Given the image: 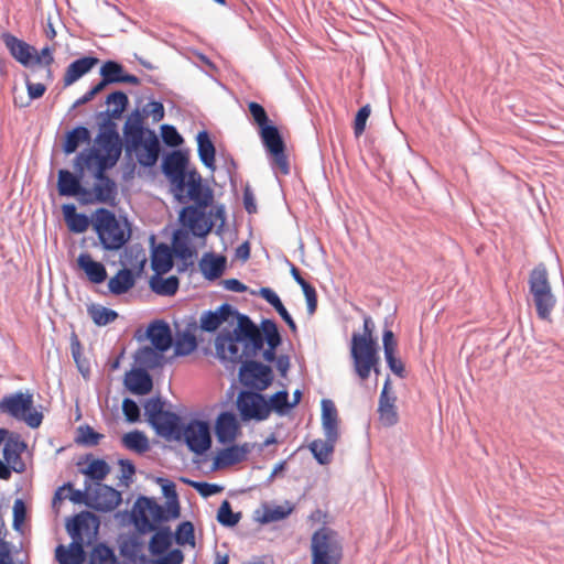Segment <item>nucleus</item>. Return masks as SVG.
<instances>
[{
    "label": "nucleus",
    "instance_id": "nucleus-1",
    "mask_svg": "<svg viewBox=\"0 0 564 564\" xmlns=\"http://www.w3.org/2000/svg\"><path fill=\"white\" fill-rule=\"evenodd\" d=\"M165 401L161 397H152L144 404L148 423L159 436L166 440H184L186 446L196 455L205 454L212 446L210 429L207 422L192 420L183 425L181 416L164 410Z\"/></svg>",
    "mask_w": 564,
    "mask_h": 564
},
{
    "label": "nucleus",
    "instance_id": "nucleus-2",
    "mask_svg": "<svg viewBox=\"0 0 564 564\" xmlns=\"http://www.w3.org/2000/svg\"><path fill=\"white\" fill-rule=\"evenodd\" d=\"M239 328L230 337L220 340L230 343L228 361H241L242 357H257L262 351L267 362H274L278 358L276 349L282 344V336L275 321L263 318L257 325L250 317H242Z\"/></svg>",
    "mask_w": 564,
    "mask_h": 564
},
{
    "label": "nucleus",
    "instance_id": "nucleus-3",
    "mask_svg": "<svg viewBox=\"0 0 564 564\" xmlns=\"http://www.w3.org/2000/svg\"><path fill=\"white\" fill-rule=\"evenodd\" d=\"M184 184L181 192L172 191L174 197L180 203H186L189 199L194 204L181 209L178 221L182 227H187L194 237L205 238L215 225L206 214V208L213 203V189L203 184L202 175L195 169L189 171Z\"/></svg>",
    "mask_w": 564,
    "mask_h": 564
},
{
    "label": "nucleus",
    "instance_id": "nucleus-4",
    "mask_svg": "<svg viewBox=\"0 0 564 564\" xmlns=\"http://www.w3.org/2000/svg\"><path fill=\"white\" fill-rule=\"evenodd\" d=\"M100 519L95 513L84 510L67 519L65 528L72 539L68 547L58 545L55 550L59 564H83L86 558L85 545L96 540Z\"/></svg>",
    "mask_w": 564,
    "mask_h": 564
},
{
    "label": "nucleus",
    "instance_id": "nucleus-5",
    "mask_svg": "<svg viewBox=\"0 0 564 564\" xmlns=\"http://www.w3.org/2000/svg\"><path fill=\"white\" fill-rule=\"evenodd\" d=\"M124 150L130 156L135 152L137 160L141 166L152 167L156 164L161 144L158 135L143 124V113L134 109L123 126Z\"/></svg>",
    "mask_w": 564,
    "mask_h": 564
},
{
    "label": "nucleus",
    "instance_id": "nucleus-6",
    "mask_svg": "<svg viewBox=\"0 0 564 564\" xmlns=\"http://www.w3.org/2000/svg\"><path fill=\"white\" fill-rule=\"evenodd\" d=\"M242 317L246 319L249 316L240 313L229 303H223L215 311H205L200 316L199 327L202 330L207 333L215 332L225 322L229 323V325L236 324L232 330L224 329L215 339L216 354L221 361H228V355H230V343L220 339L225 336L232 339V333L239 328Z\"/></svg>",
    "mask_w": 564,
    "mask_h": 564
},
{
    "label": "nucleus",
    "instance_id": "nucleus-7",
    "mask_svg": "<svg viewBox=\"0 0 564 564\" xmlns=\"http://www.w3.org/2000/svg\"><path fill=\"white\" fill-rule=\"evenodd\" d=\"M93 227L105 250H119L130 239L127 219L121 224L113 212L104 207L95 212Z\"/></svg>",
    "mask_w": 564,
    "mask_h": 564
},
{
    "label": "nucleus",
    "instance_id": "nucleus-8",
    "mask_svg": "<svg viewBox=\"0 0 564 564\" xmlns=\"http://www.w3.org/2000/svg\"><path fill=\"white\" fill-rule=\"evenodd\" d=\"M375 324L370 316L364 317V334L351 336L350 356L354 370L361 380L369 378V368L376 364L377 343L372 338Z\"/></svg>",
    "mask_w": 564,
    "mask_h": 564
},
{
    "label": "nucleus",
    "instance_id": "nucleus-9",
    "mask_svg": "<svg viewBox=\"0 0 564 564\" xmlns=\"http://www.w3.org/2000/svg\"><path fill=\"white\" fill-rule=\"evenodd\" d=\"M529 291L540 319H550L551 313L556 304L549 281V273L543 263L533 268L529 275Z\"/></svg>",
    "mask_w": 564,
    "mask_h": 564
},
{
    "label": "nucleus",
    "instance_id": "nucleus-10",
    "mask_svg": "<svg viewBox=\"0 0 564 564\" xmlns=\"http://www.w3.org/2000/svg\"><path fill=\"white\" fill-rule=\"evenodd\" d=\"M174 519L170 516L167 507L159 505L154 498L140 496L137 498L131 511V522L141 534L156 530V523Z\"/></svg>",
    "mask_w": 564,
    "mask_h": 564
},
{
    "label": "nucleus",
    "instance_id": "nucleus-11",
    "mask_svg": "<svg viewBox=\"0 0 564 564\" xmlns=\"http://www.w3.org/2000/svg\"><path fill=\"white\" fill-rule=\"evenodd\" d=\"M312 564H339L343 547L337 533L328 527L316 530L311 540Z\"/></svg>",
    "mask_w": 564,
    "mask_h": 564
},
{
    "label": "nucleus",
    "instance_id": "nucleus-12",
    "mask_svg": "<svg viewBox=\"0 0 564 564\" xmlns=\"http://www.w3.org/2000/svg\"><path fill=\"white\" fill-rule=\"evenodd\" d=\"M232 366L240 365L238 379L247 391H264L273 379L271 366L254 360V357H242L241 361H229Z\"/></svg>",
    "mask_w": 564,
    "mask_h": 564
},
{
    "label": "nucleus",
    "instance_id": "nucleus-13",
    "mask_svg": "<svg viewBox=\"0 0 564 564\" xmlns=\"http://www.w3.org/2000/svg\"><path fill=\"white\" fill-rule=\"evenodd\" d=\"M0 412L24 421L31 429L39 427L43 421L42 412L33 409V395L30 393L17 392L6 395L0 401Z\"/></svg>",
    "mask_w": 564,
    "mask_h": 564
},
{
    "label": "nucleus",
    "instance_id": "nucleus-14",
    "mask_svg": "<svg viewBox=\"0 0 564 564\" xmlns=\"http://www.w3.org/2000/svg\"><path fill=\"white\" fill-rule=\"evenodd\" d=\"M260 137L265 151L272 158V167L276 166L283 175H288L290 165L285 154V143L278 127L273 123L262 127Z\"/></svg>",
    "mask_w": 564,
    "mask_h": 564
},
{
    "label": "nucleus",
    "instance_id": "nucleus-15",
    "mask_svg": "<svg viewBox=\"0 0 564 564\" xmlns=\"http://www.w3.org/2000/svg\"><path fill=\"white\" fill-rule=\"evenodd\" d=\"M261 391H240L237 398V409L242 421H264L271 413V408Z\"/></svg>",
    "mask_w": 564,
    "mask_h": 564
},
{
    "label": "nucleus",
    "instance_id": "nucleus-16",
    "mask_svg": "<svg viewBox=\"0 0 564 564\" xmlns=\"http://www.w3.org/2000/svg\"><path fill=\"white\" fill-rule=\"evenodd\" d=\"M187 165L188 156L180 150H174L163 159L162 172L170 181L172 191H182L185 185L184 180L187 177V174H189Z\"/></svg>",
    "mask_w": 564,
    "mask_h": 564
},
{
    "label": "nucleus",
    "instance_id": "nucleus-17",
    "mask_svg": "<svg viewBox=\"0 0 564 564\" xmlns=\"http://www.w3.org/2000/svg\"><path fill=\"white\" fill-rule=\"evenodd\" d=\"M395 401L397 397L391 392L390 376H387L378 404L379 419L384 426H393L398 422L399 416L395 408Z\"/></svg>",
    "mask_w": 564,
    "mask_h": 564
},
{
    "label": "nucleus",
    "instance_id": "nucleus-18",
    "mask_svg": "<svg viewBox=\"0 0 564 564\" xmlns=\"http://www.w3.org/2000/svg\"><path fill=\"white\" fill-rule=\"evenodd\" d=\"M93 502H86V506L100 512H110L122 501L120 491L108 485L98 484L97 489L91 497Z\"/></svg>",
    "mask_w": 564,
    "mask_h": 564
},
{
    "label": "nucleus",
    "instance_id": "nucleus-19",
    "mask_svg": "<svg viewBox=\"0 0 564 564\" xmlns=\"http://www.w3.org/2000/svg\"><path fill=\"white\" fill-rule=\"evenodd\" d=\"M147 338L151 341L152 347L161 352L167 351L173 345L171 327L163 319H155L149 324Z\"/></svg>",
    "mask_w": 564,
    "mask_h": 564
},
{
    "label": "nucleus",
    "instance_id": "nucleus-20",
    "mask_svg": "<svg viewBox=\"0 0 564 564\" xmlns=\"http://www.w3.org/2000/svg\"><path fill=\"white\" fill-rule=\"evenodd\" d=\"M124 386L131 393L144 395L151 392L153 380L148 370L134 368L126 373Z\"/></svg>",
    "mask_w": 564,
    "mask_h": 564
},
{
    "label": "nucleus",
    "instance_id": "nucleus-21",
    "mask_svg": "<svg viewBox=\"0 0 564 564\" xmlns=\"http://www.w3.org/2000/svg\"><path fill=\"white\" fill-rule=\"evenodd\" d=\"M239 430L238 421L234 413L221 412L215 423V434L220 444H228L235 441Z\"/></svg>",
    "mask_w": 564,
    "mask_h": 564
},
{
    "label": "nucleus",
    "instance_id": "nucleus-22",
    "mask_svg": "<svg viewBox=\"0 0 564 564\" xmlns=\"http://www.w3.org/2000/svg\"><path fill=\"white\" fill-rule=\"evenodd\" d=\"M250 452L247 443L242 445H231L219 451L214 459V469L232 466L242 462Z\"/></svg>",
    "mask_w": 564,
    "mask_h": 564
},
{
    "label": "nucleus",
    "instance_id": "nucleus-23",
    "mask_svg": "<svg viewBox=\"0 0 564 564\" xmlns=\"http://www.w3.org/2000/svg\"><path fill=\"white\" fill-rule=\"evenodd\" d=\"M77 265L91 283L100 284L107 279L106 267L101 262L95 261L88 252H82L78 256Z\"/></svg>",
    "mask_w": 564,
    "mask_h": 564
},
{
    "label": "nucleus",
    "instance_id": "nucleus-24",
    "mask_svg": "<svg viewBox=\"0 0 564 564\" xmlns=\"http://www.w3.org/2000/svg\"><path fill=\"white\" fill-rule=\"evenodd\" d=\"M99 59L95 56H84L72 62L64 76V85L70 86L84 75L88 74L97 64Z\"/></svg>",
    "mask_w": 564,
    "mask_h": 564
},
{
    "label": "nucleus",
    "instance_id": "nucleus-25",
    "mask_svg": "<svg viewBox=\"0 0 564 564\" xmlns=\"http://www.w3.org/2000/svg\"><path fill=\"white\" fill-rule=\"evenodd\" d=\"M173 249L161 242L153 247L151 253V268L154 273L165 274L173 268Z\"/></svg>",
    "mask_w": 564,
    "mask_h": 564
},
{
    "label": "nucleus",
    "instance_id": "nucleus-26",
    "mask_svg": "<svg viewBox=\"0 0 564 564\" xmlns=\"http://www.w3.org/2000/svg\"><path fill=\"white\" fill-rule=\"evenodd\" d=\"M227 264V259L224 256L207 252L199 261V269L209 281H214L224 273Z\"/></svg>",
    "mask_w": 564,
    "mask_h": 564
},
{
    "label": "nucleus",
    "instance_id": "nucleus-27",
    "mask_svg": "<svg viewBox=\"0 0 564 564\" xmlns=\"http://www.w3.org/2000/svg\"><path fill=\"white\" fill-rule=\"evenodd\" d=\"M3 41L9 50L10 54L23 66H29L33 59L32 52L34 48L30 46L26 42L18 39L12 34H4Z\"/></svg>",
    "mask_w": 564,
    "mask_h": 564
},
{
    "label": "nucleus",
    "instance_id": "nucleus-28",
    "mask_svg": "<svg viewBox=\"0 0 564 564\" xmlns=\"http://www.w3.org/2000/svg\"><path fill=\"white\" fill-rule=\"evenodd\" d=\"M321 405L324 435L338 440V412L335 403L330 399H323Z\"/></svg>",
    "mask_w": 564,
    "mask_h": 564
},
{
    "label": "nucleus",
    "instance_id": "nucleus-29",
    "mask_svg": "<svg viewBox=\"0 0 564 564\" xmlns=\"http://www.w3.org/2000/svg\"><path fill=\"white\" fill-rule=\"evenodd\" d=\"M82 177L66 169H62L57 173V191L61 196L73 197L82 191Z\"/></svg>",
    "mask_w": 564,
    "mask_h": 564
},
{
    "label": "nucleus",
    "instance_id": "nucleus-30",
    "mask_svg": "<svg viewBox=\"0 0 564 564\" xmlns=\"http://www.w3.org/2000/svg\"><path fill=\"white\" fill-rule=\"evenodd\" d=\"M62 210L69 231L82 234L87 230L91 220L86 214L77 213L74 204L63 205Z\"/></svg>",
    "mask_w": 564,
    "mask_h": 564
},
{
    "label": "nucleus",
    "instance_id": "nucleus-31",
    "mask_svg": "<svg viewBox=\"0 0 564 564\" xmlns=\"http://www.w3.org/2000/svg\"><path fill=\"white\" fill-rule=\"evenodd\" d=\"M163 274L154 273L149 281L150 289L160 296H173L180 288V280L175 275L163 278Z\"/></svg>",
    "mask_w": 564,
    "mask_h": 564
},
{
    "label": "nucleus",
    "instance_id": "nucleus-32",
    "mask_svg": "<svg viewBox=\"0 0 564 564\" xmlns=\"http://www.w3.org/2000/svg\"><path fill=\"white\" fill-rule=\"evenodd\" d=\"M135 284V274L131 269H120L108 282L109 292L113 295H122Z\"/></svg>",
    "mask_w": 564,
    "mask_h": 564
},
{
    "label": "nucleus",
    "instance_id": "nucleus-33",
    "mask_svg": "<svg viewBox=\"0 0 564 564\" xmlns=\"http://www.w3.org/2000/svg\"><path fill=\"white\" fill-rule=\"evenodd\" d=\"M163 354L152 346H143L135 351L134 361L141 369L153 370L162 365Z\"/></svg>",
    "mask_w": 564,
    "mask_h": 564
},
{
    "label": "nucleus",
    "instance_id": "nucleus-34",
    "mask_svg": "<svg viewBox=\"0 0 564 564\" xmlns=\"http://www.w3.org/2000/svg\"><path fill=\"white\" fill-rule=\"evenodd\" d=\"M197 141V152L200 162L208 169H215V155L216 149L209 137V133L206 130H202L198 132L196 137Z\"/></svg>",
    "mask_w": 564,
    "mask_h": 564
},
{
    "label": "nucleus",
    "instance_id": "nucleus-35",
    "mask_svg": "<svg viewBox=\"0 0 564 564\" xmlns=\"http://www.w3.org/2000/svg\"><path fill=\"white\" fill-rule=\"evenodd\" d=\"M189 234L192 235L187 227L176 229L173 234L172 249L177 259H191L194 254V249L189 245Z\"/></svg>",
    "mask_w": 564,
    "mask_h": 564
},
{
    "label": "nucleus",
    "instance_id": "nucleus-36",
    "mask_svg": "<svg viewBox=\"0 0 564 564\" xmlns=\"http://www.w3.org/2000/svg\"><path fill=\"white\" fill-rule=\"evenodd\" d=\"M90 131L84 126H77L65 134L63 151L65 154L74 153L82 143L90 141Z\"/></svg>",
    "mask_w": 564,
    "mask_h": 564
},
{
    "label": "nucleus",
    "instance_id": "nucleus-37",
    "mask_svg": "<svg viewBox=\"0 0 564 564\" xmlns=\"http://www.w3.org/2000/svg\"><path fill=\"white\" fill-rule=\"evenodd\" d=\"M155 533L149 542V551L152 555H162L173 542V533L169 527H156Z\"/></svg>",
    "mask_w": 564,
    "mask_h": 564
},
{
    "label": "nucleus",
    "instance_id": "nucleus-38",
    "mask_svg": "<svg viewBox=\"0 0 564 564\" xmlns=\"http://www.w3.org/2000/svg\"><path fill=\"white\" fill-rule=\"evenodd\" d=\"M337 440L330 436H325V441L314 440L308 448L318 464L325 465L330 460V455L334 452Z\"/></svg>",
    "mask_w": 564,
    "mask_h": 564
},
{
    "label": "nucleus",
    "instance_id": "nucleus-39",
    "mask_svg": "<svg viewBox=\"0 0 564 564\" xmlns=\"http://www.w3.org/2000/svg\"><path fill=\"white\" fill-rule=\"evenodd\" d=\"M121 444L124 448L137 454H144L150 449L148 436L142 431L139 430H134L123 434V436L121 437Z\"/></svg>",
    "mask_w": 564,
    "mask_h": 564
},
{
    "label": "nucleus",
    "instance_id": "nucleus-40",
    "mask_svg": "<svg viewBox=\"0 0 564 564\" xmlns=\"http://www.w3.org/2000/svg\"><path fill=\"white\" fill-rule=\"evenodd\" d=\"M105 104L109 107H113L101 111V115H108L113 118H121L122 113L129 106V98L126 93L121 90H115L106 97Z\"/></svg>",
    "mask_w": 564,
    "mask_h": 564
},
{
    "label": "nucleus",
    "instance_id": "nucleus-41",
    "mask_svg": "<svg viewBox=\"0 0 564 564\" xmlns=\"http://www.w3.org/2000/svg\"><path fill=\"white\" fill-rule=\"evenodd\" d=\"M158 482L162 486V492L166 498L165 505L170 511V516L178 518L181 516V506L175 484L164 478H158Z\"/></svg>",
    "mask_w": 564,
    "mask_h": 564
},
{
    "label": "nucleus",
    "instance_id": "nucleus-42",
    "mask_svg": "<svg viewBox=\"0 0 564 564\" xmlns=\"http://www.w3.org/2000/svg\"><path fill=\"white\" fill-rule=\"evenodd\" d=\"M95 200L108 205H115L118 195V186L115 181L107 183H95L94 185Z\"/></svg>",
    "mask_w": 564,
    "mask_h": 564
},
{
    "label": "nucleus",
    "instance_id": "nucleus-43",
    "mask_svg": "<svg viewBox=\"0 0 564 564\" xmlns=\"http://www.w3.org/2000/svg\"><path fill=\"white\" fill-rule=\"evenodd\" d=\"M88 315L97 326H106L115 322L118 313L115 310L101 306L99 304H91L87 308Z\"/></svg>",
    "mask_w": 564,
    "mask_h": 564
},
{
    "label": "nucleus",
    "instance_id": "nucleus-44",
    "mask_svg": "<svg viewBox=\"0 0 564 564\" xmlns=\"http://www.w3.org/2000/svg\"><path fill=\"white\" fill-rule=\"evenodd\" d=\"M89 564H119L115 551L106 543H98L90 553Z\"/></svg>",
    "mask_w": 564,
    "mask_h": 564
},
{
    "label": "nucleus",
    "instance_id": "nucleus-45",
    "mask_svg": "<svg viewBox=\"0 0 564 564\" xmlns=\"http://www.w3.org/2000/svg\"><path fill=\"white\" fill-rule=\"evenodd\" d=\"M197 348V340L194 334L189 330H184L181 334H177L176 340L174 343V354L176 356H187L192 354Z\"/></svg>",
    "mask_w": 564,
    "mask_h": 564
},
{
    "label": "nucleus",
    "instance_id": "nucleus-46",
    "mask_svg": "<svg viewBox=\"0 0 564 564\" xmlns=\"http://www.w3.org/2000/svg\"><path fill=\"white\" fill-rule=\"evenodd\" d=\"M72 357L77 366L78 371L86 378L90 373V364L83 356L80 341L75 333L70 336Z\"/></svg>",
    "mask_w": 564,
    "mask_h": 564
},
{
    "label": "nucleus",
    "instance_id": "nucleus-47",
    "mask_svg": "<svg viewBox=\"0 0 564 564\" xmlns=\"http://www.w3.org/2000/svg\"><path fill=\"white\" fill-rule=\"evenodd\" d=\"M99 74L101 77H105L109 85L120 84L122 83L124 68L119 62L109 59L102 64Z\"/></svg>",
    "mask_w": 564,
    "mask_h": 564
},
{
    "label": "nucleus",
    "instance_id": "nucleus-48",
    "mask_svg": "<svg viewBox=\"0 0 564 564\" xmlns=\"http://www.w3.org/2000/svg\"><path fill=\"white\" fill-rule=\"evenodd\" d=\"M95 141L107 155L121 156L123 144L120 137L97 134Z\"/></svg>",
    "mask_w": 564,
    "mask_h": 564
},
{
    "label": "nucleus",
    "instance_id": "nucleus-49",
    "mask_svg": "<svg viewBox=\"0 0 564 564\" xmlns=\"http://www.w3.org/2000/svg\"><path fill=\"white\" fill-rule=\"evenodd\" d=\"M241 519V512H234L228 500H224L217 512V521L226 528H232Z\"/></svg>",
    "mask_w": 564,
    "mask_h": 564
},
{
    "label": "nucleus",
    "instance_id": "nucleus-50",
    "mask_svg": "<svg viewBox=\"0 0 564 564\" xmlns=\"http://www.w3.org/2000/svg\"><path fill=\"white\" fill-rule=\"evenodd\" d=\"M110 466L106 460L97 458L93 459L82 473L85 474L89 479L95 481H101L109 474Z\"/></svg>",
    "mask_w": 564,
    "mask_h": 564
},
{
    "label": "nucleus",
    "instance_id": "nucleus-51",
    "mask_svg": "<svg viewBox=\"0 0 564 564\" xmlns=\"http://www.w3.org/2000/svg\"><path fill=\"white\" fill-rule=\"evenodd\" d=\"M141 543L139 540L130 539L120 545V554L127 558L130 564H134L138 558L145 564L147 557L144 554L139 555Z\"/></svg>",
    "mask_w": 564,
    "mask_h": 564
},
{
    "label": "nucleus",
    "instance_id": "nucleus-52",
    "mask_svg": "<svg viewBox=\"0 0 564 564\" xmlns=\"http://www.w3.org/2000/svg\"><path fill=\"white\" fill-rule=\"evenodd\" d=\"M175 542L178 545H195V529L194 524L191 521L181 522L173 534Z\"/></svg>",
    "mask_w": 564,
    "mask_h": 564
},
{
    "label": "nucleus",
    "instance_id": "nucleus-53",
    "mask_svg": "<svg viewBox=\"0 0 564 564\" xmlns=\"http://www.w3.org/2000/svg\"><path fill=\"white\" fill-rule=\"evenodd\" d=\"M268 402L271 411H274L279 415H285L293 408V404H290L289 392L286 390L275 392Z\"/></svg>",
    "mask_w": 564,
    "mask_h": 564
},
{
    "label": "nucleus",
    "instance_id": "nucleus-54",
    "mask_svg": "<svg viewBox=\"0 0 564 564\" xmlns=\"http://www.w3.org/2000/svg\"><path fill=\"white\" fill-rule=\"evenodd\" d=\"M181 481L194 488L202 497L208 498L219 494L223 487L217 484H209L206 481H195L188 478L182 477Z\"/></svg>",
    "mask_w": 564,
    "mask_h": 564
},
{
    "label": "nucleus",
    "instance_id": "nucleus-55",
    "mask_svg": "<svg viewBox=\"0 0 564 564\" xmlns=\"http://www.w3.org/2000/svg\"><path fill=\"white\" fill-rule=\"evenodd\" d=\"M291 512V507L275 506L273 508H265L259 521L264 524L280 521L288 518Z\"/></svg>",
    "mask_w": 564,
    "mask_h": 564
},
{
    "label": "nucleus",
    "instance_id": "nucleus-56",
    "mask_svg": "<svg viewBox=\"0 0 564 564\" xmlns=\"http://www.w3.org/2000/svg\"><path fill=\"white\" fill-rule=\"evenodd\" d=\"M102 438V434L97 433L90 425L85 424L78 427L76 442L85 446H95Z\"/></svg>",
    "mask_w": 564,
    "mask_h": 564
},
{
    "label": "nucleus",
    "instance_id": "nucleus-57",
    "mask_svg": "<svg viewBox=\"0 0 564 564\" xmlns=\"http://www.w3.org/2000/svg\"><path fill=\"white\" fill-rule=\"evenodd\" d=\"M33 59H34V63H36L37 65H40L43 68L46 79L50 82L53 80L51 65L54 62V56H53L52 48L50 46L43 47L41 50V54L33 57Z\"/></svg>",
    "mask_w": 564,
    "mask_h": 564
},
{
    "label": "nucleus",
    "instance_id": "nucleus-58",
    "mask_svg": "<svg viewBox=\"0 0 564 564\" xmlns=\"http://www.w3.org/2000/svg\"><path fill=\"white\" fill-rule=\"evenodd\" d=\"M97 119L99 120V132L98 134L104 135H113V137H120L118 130H117V123L113 121L117 118H113L108 115H101V111L96 115Z\"/></svg>",
    "mask_w": 564,
    "mask_h": 564
},
{
    "label": "nucleus",
    "instance_id": "nucleus-59",
    "mask_svg": "<svg viewBox=\"0 0 564 564\" xmlns=\"http://www.w3.org/2000/svg\"><path fill=\"white\" fill-rule=\"evenodd\" d=\"M161 135L163 142L167 147H177L183 142L182 135L178 133L177 129L171 124H162L161 126Z\"/></svg>",
    "mask_w": 564,
    "mask_h": 564
},
{
    "label": "nucleus",
    "instance_id": "nucleus-60",
    "mask_svg": "<svg viewBox=\"0 0 564 564\" xmlns=\"http://www.w3.org/2000/svg\"><path fill=\"white\" fill-rule=\"evenodd\" d=\"M122 412L126 417V421L129 423H137L140 421L141 417V411L138 403L130 399L124 398L122 402Z\"/></svg>",
    "mask_w": 564,
    "mask_h": 564
},
{
    "label": "nucleus",
    "instance_id": "nucleus-61",
    "mask_svg": "<svg viewBox=\"0 0 564 564\" xmlns=\"http://www.w3.org/2000/svg\"><path fill=\"white\" fill-rule=\"evenodd\" d=\"M371 109L369 105L362 106L356 113L355 120H354V133L358 138L360 137L365 129L367 120L370 116Z\"/></svg>",
    "mask_w": 564,
    "mask_h": 564
},
{
    "label": "nucleus",
    "instance_id": "nucleus-62",
    "mask_svg": "<svg viewBox=\"0 0 564 564\" xmlns=\"http://www.w3.org/2000/svg\"><path fill=\"white\" fill-rule=\"evenodd\" d=\"M248 108L253 120L256 121L260 129H262V127L264 126H269L272 123L269 120L265 109L260 104L251 101L249 102Z\"/></svg>",
    "mask_w": 564,
    "mask_h": 564
},
{
    "label": "nucleus",
    "instance_id": "nucleus-63",
    "mask_svg": "<svg viewBox=\"0 0 564 564\" xmlns=\"http://www.w3.org/2000/svg\"><path fill=\"white\" fill-rule=\"evenodd\" d=\"M64 487H67V489L70 491L69 500L73 503L86 505V502H93L91 497L88 495L90 485L87 481L84 489H74L70 482L65 484Z\"/></svg>",
    "mask_w": 564,
    "mask_h": 564
},
{
    "label": "nucleus",
    "instance_id": "nucleus-64",
    "mask_svg": "<svg viewBox=\"0 0 564 564\" xmlns=\"http://www.w3.org/2000/svg\"><path fill=\"white\" fill-rule=\"evenodd\" d=\"M142 112L145 116H151L154 122H159L164 118V106L161 101H150L144 107Z\"/></svg>",
    "mask_w": 564,
    "mask_h": 564
}]
</instances>
